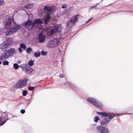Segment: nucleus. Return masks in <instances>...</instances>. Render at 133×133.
<instances>
[{"label": "nucleus", "mask_w": 133, "mask_h": 133, "mask_svg": "<svg viewBox=\"0 0 133 133\" xmlns=\"http://www.w3.org/2000/svg\"><path fill=\"white\" fill-rule=\"evenodd\" d=\"M87 100L88 102L92 104L97 108H101L103 107V104L95 98L92 97H89L87 98Z\"/></svg>", "instance_id": "nucleus-1"}, {"label": "nucleus", "mask_w": 133, "mask_h": 133, "mask_svg": "<svg viewBox=\"0 0 133 133\" xmlns=\"http://www.w3.org/2000/svg\"><path fill=\"white\" fill-rule=\"evenodd\" d=\"M27 80V78H25L22 80L19 81L14 85V87L20 88L24 87L26 85Z\"/></svg>", "instance_id": "nucleus-2"}, {"label": "nucleus", "mask_w": 133, "mask_h": 133, "mask_svg": "<svg viewBox=\"0 0 133 133\" xmlns=\"http://www.w3.org/2000/svg\"><path fill=\"white\" fill-rule=\"evenodd\" d=\"M61 27L60 25H56L52 28L50 31L49 34L50 35L52 36L54 34H57L61 31Z\"/></svg>", "instance_id": "nucleus-3"}, {"label": "nucleus", "mask_w": 133, "mask_h": 133, "mask_svg": "<svg viewBox=\"0 0 133 133\" xmlns=\"http://www.w3.org/2000/svg\"><path fill=\"white\" fill-rule=\"evenodd\" d=\"M24 26L25 28L29 30H31L32 29L34 26L33 22L31 20H28L26 22H25Z\"/></svg>", "instance_id": "nucleus-4"}, {"label": "nucleus", "mask_w": 133, "mask_h": 133, "mask_svg": "<svg viewBox=\"0 0 133 133\" xmlns=\"http://www.w3.org/2000/svg\"><path fill=\"white\" fill-rule=\"evenodd\" d=\"M96 129L100 133H109V132L107 128L102 126H97Z\"/></svg>", "instance_id": "nucleus-5"}, {"label": "nucleus", "mask_w": 133, "mask_h": 133, "mask_svg": "<svg viewBox=\"0 0 133 133\" xmlns=\"http://www.w3.org/2000/svg\"><path fill=\"white\" fill-rule=\"evenodd\" d=\"M9 57L6 51L5 50L4 52L1 54L0 56V60H4Z\"/></svg>", "instance_id": "nucleus-6"}, {"label": "nucleus", "mask_w": 133, "mask_h": 133, "mask_svg": "<svg viewBox=\"0 0 133 133\" xmlns=\"http://www.w3.org/2000/svg\"><path fill=\"white\" fill-rule=\"evenodd\" d=\"M10 57L15 54V50L14 48H11L9 50H5Z\"/></svg>", "instance_id": "nucleus-7"}, {"label": "nucleus", "mask_w": 133, "mask_h": 133, "mask_svg": "<svg viewBox=\"0 0 133 133\" xmlns=\"http://www.w3.org/2000/svg\"><path fill=\"white\" fill-rule=\"evenodd\" d=\"M79 16L77 15L74 17H72L70 21V22L71 23H73L75 22V21L77 20V19L78 18V17ZM69 22L67 23V25L68 27H69L70 26H69Z\"/></svg>", "instance_id": "nucleus-8"}, {"label": "nucleus", "mask_w": 133, "mask_h": 133, "mask_svg": "<svg viewBox=\"0 0 133 133\" xmlns=\"http://www.w3.org/2000/svg\"><path fill=\"white\" fill-rule=\"evenodd\" d=\"M45 36L42 33L39 34L38 37L39 42L40 43L43 42L45 40Z\"/></svg>", "instance_id": "nucleus-9"}, {"label": "nucleus", "mask_w": 133, "mask_h": 133, "mask_svg": "<svg viewBox=\"0 0 133 133\" xmlns=\"http://www.w3.org/2000/svg\"><path fill=\"white\" fill-rule=\"evenodd\" d=\"M65 84L66 86L70 88L74 89H75L76 88V86L75 85L72 84L70 82H67L65 83Z\"/></svg>", "instance_id": "nucleus-10"}, {"label": "nucleus", "mask_w": 133, "mask_h": 133, "mask_svg": "<svg viewBox=\"0 0 133 133\" xmlns=\"http://www.w3.org/2000/svg\"><path fill=\"white\" fill-rule=\"evenodd\" d=\"M50 14H47L45 16L44 20V23L45 24H47L50 19Z\"/></svg>", "instance_id": "nucleus-11"}, {"label": "nucleus", "mask_w": 133, "mask_h": 133, "mask_svg": "<svg viewBox=\"0 0 133 133\" xmlns=\"http://www.w3.org/2000/svg\"><path fill=\"white\" fill-rule=\"evenodd\" d=\"M109 122L107 117H105L102 119L100 122V124L102 125H105Z\"/></svg>", "instance_id": "nucleus-12"}, {"label": "nucleus", "mask_w": 133, "mask_h": 133, "mask_svg": "<svg viewBox=\"0 0 133 133\" xmlns=\"http://www.w3.org/2000/svg\"><path fill=\"white\" fill-rule=\"evenodd\" d=\"M59 37L54 38L53 39V40L52 41H53L54 44L56 46H57L58 45L60 44V42L59 41Z\"/></svg>", "instance_id": "nucleus-13"}, {"label": "nucleus", "mask_w": 133, "mask_h": 133, "mask_svg": "<svg viewBox=\"0 0 133 133\" xmlns=\"http://www.w3.org/2000/svg\"><path fill=\"white\" fill-rule=\"evenodd\" d=\"M33 23L34 26H35V24H42L43 23V22L40 19H35V20L34 21Z\"/></svg>", "instance_id": "nucleus-14"}, {"label": "nucleus", "mask_w": 133, "mask_h": 133, "mask_svg": "<svg viewBox=\"0 0 133 133\" xmlns=\"http://www.w3.org/2000/svg\"><path fill=\"white\" fill-rule=\"evenodd\" d=\"M20 27V26L19 25H16L13 26L11 29L14 32H15L19 29Z\"/></svg>", "instance_id": "nucleus-15"}, {"label": "nucleus", "mask_w": 133, "mask_h": 133, "mask_svg": "<svg viewBox=\"0 0 133 133\" xmlns=\"http://www.w3.org/2000/svg\"><path fill=\"white\" fill-rule=\"evenodd\" d=\"M9 46L4 42L0 44V49L2 50H4Z\"/></svg>", "instance_id": "nucleus-16"}, {"label": "nucleus", "mask_w": 133, "mask_h": 133, "mask_svg": "<svg viewBox=\"0 0 133 133\" xmlns=\"http://www.w3.org/2000/svg\"><path fill=\"white\" fill-rule=\"evenodd\" d=\"M33 69L30 66H28L25 71L26 74H29L32 72Z\"/></svg>", "instance_id": "nucleus-17"}, {"label": "nucleus", "mask_w": 133, "mask_h": 133, "mask_svg": "<svg viewBox=\"0 0 133 133\" xmlns=\"http://www.w3.org/2000/svg\"><path fill=\"white\" fill-rule=\"evenodd\" d=\"M4 42L9 46H10L12 43V40L10 38H7L6 39Z\"/></svg>", "instance_id": "nucleus-18"}, {"label": "nucleus", "mask_w": 133, "mask_h": 133, "mask_svg": "<svg viewBox=\"0 0 133 133\" xmlns=\"http://www.w3.org/2000/svg\"><path fill=\"white\" fill-rule=\"evenodd\" d=\"M47 46L49 48H51L56 46L52 41H49L47 44Z\"/></svg>", "instance_id": "nucleus-19"}, {"label": "nucleus", "mask_w": 133, "mask_h": 133, "mask_svg": "<svg viewBox=\"0 0 133 133\" xmlns=\"http://www.w3.org/2000/svg\"><path fill=\"white\" fill-rule=\"evenodd\" d=\"M28 65L26 64H24L19 65V67L22 68L23 70L25 71L26 69L28 66Z\"/></svg>", "instance_id": "nucleus-20"}, {"label": "nucleus", "mask_w": 133, "mask_h": 133, "mask_svg": "<svg viewBox=\"0 0 133 133\" xmlns=\"http://www.w3.org/2000/svg\"><path fill=\"white\" fill-rule=\"evenodd\" d=\"M44 9L45 10H47L48 12H51L53 11L52 8L47 6H44Z\"/></svg>", "instance_id": "nucleus-21"}, {"label": "nucleus", "mask_w": 133, "mask_h": 133, "mask_svg": "<svg viewBox=\"0 0 133 133\" xmlns=\"http://www.w3.org/2000/svg\"><path fill=\"white\" fill-rule=\"evenodd\" d=\"M96 114L103 116L104 117H107L109 116L108 114L105 112H97Z\"/></svg>", "instance_id": "nucleus-22"}, {"label": "nucleus", "mask_w": 133, "mask_h": 133, "mask_svg": "<svg viewBox=\"0 0 133 133\" xmlns=\"http://www.w3.org/2000/svg\"><path fill=\"white\" fill-rule=\"evenodd\" d=\"M11 29L9 30H8L6 31L5 32V34L7 35H10L12 34V33H14L13 31Z\"/></svg>", "instance_id": "nucleus-23"}, {"label": "nucleus", "mask_w": 133, "mask_h": 133, "mask_svg": "<svg viewBox=\"0 0 133 133\" xmlns=\"http://www.w3.org/2000/svg\"><path fill=\"white\" fill-rule=\"evenodd\" d=\"M33 7V4H28L25 6V8L27 9H30L32 8Z\"/></svg>", "instance_id": "nucleus-24"}, {"label": "nucleus", "mask_w": 133, "mask_h": 133, "mask_svg": "<svg viewBox=\"0 0 133 133\" xmlns=\"http://www.w3.org/2000/svg\"><path fill=\"white\" fill-rule=\"evenodd\" d=\"M12 22V19L11 18H9L8 21L6 22L5 24L6 25H10Z\"/></svg>", "instance_id": "nucleus-25"}, {"label": "nucleus", "mask_w": 133, "mask_h": 133, "mask_svg": "<svg viewBox=\"0 0 133 133\" xmlns=\"http://www.w3.org/2000/svg\"><path fill=\"white\" fill-rule=\"evenodd\" d=\"M41 53L39 51H37L34 53V56L36 57H38L40 56Z\"/></svg>", "instance_id": "nucleus-26"}, {"label": "nucleus", "mask_w": 133, "mask_h": 133, "mask_svg": "<svg viewBox=\"0 0 133 133\" xmlns=\"http://www.w3.org/2000/svg\"><path fill=\"white\" fill-rule=\"evenodd\" d=\"M9 119H7L3 121L2 122H1L0 123V126L4 124L5 122H6L7 121L9 120ZM2 120V119L1 118V117H0V122Z\"/></svg>", "instance_id": "nucleus-27"}, {"label": "nucleus", "mask_w": 133, "mask_h": 133, "mask_svg": "<svg viewBox=\"0 0 133 133\" xmlns=\"http://www.w3.org/2000/svg\"><path fill=\"white\" fill-rule=\"evenodd\" d=\"M34 63V61L32 60H30L28 63V64L30 66H32Z\"/></svg>", "instance_id": "nucleus-28"}, {"label": "nucleus", "mask_w": 133, "mask_h": 133, "mask_svg": "<svg viewBox=\"0 0 133 133\" xmlns=\"http://www.w3.org/2000/svg\"><path fill=\"white\" fill-rule=\"evenodd\" d=\"M32 51V48L30 47H28L26 49V52L28 54L30 53V52Z\"/></svg>", "instance_id": "nucleus-29"}, {"label": "nucleus", "mask_w": 133, "mask_h": 133, "mask_svg": "<svg viewBox=\"0 0 133 133\" xmlns=\"http://www.w3.org/2000/svg\"><path fill=\"white\" fill-rule=\"evenodd\" d=\"M99 119V117L98 116H96L94 118V121L95 122H97L98 120Z\"/></svg>", "instance_id": "nucleus-30"}, {"label": "nucleus", "mask_w": 133, "mask_h": 133, "mask_svg": "<svg viewBox=\"0 0 133 133\" xmlns=\"http://www.w3.org/2000/svg\"><path fill=\"white\" fill-rule=\"evenodd\" d=\"M20 47L23 49H25L26 48V46L25 44L21 43L20 44Z\"/></svg>", "instance_id": "nucleus-31"}, {"label": "nucleus", "mask_w": 133, "mask_h": 133, "mask_svg": "<svg viewBox=\"0 0 133 133\" xmlns=\"http://www.w3.org/2000/svg\"><path fill=\"white\" fill-rule=\"evenodd\" d=\"M13 66L15 69H17L19 67V66L17 63H15L13 65Z\"/></svg>", "instance_id": "nucleus-32"}, {"label": "nucleus", "mask_w": 133, "mask_h": 133, "mask_svg": "<svg viewBox=\"0 0 133 133\" xmlns=\"http://www.w3.org/2000/svg\"><path fill=\"white\" fill-rule=\"evenodd\" d=\"M9 64V62L7 61H4L3 62V65H8Z\"/></svg>", "instance_id": "nucleus-33"}, {"label": "nucleus", "mask_w": 133, "mask_h": 133, "mask_svg": "<svg viewBox=\"0 0 133 133\" xmlns=\"http://www.w3.org/2000/svg\"><path fill=\"white\" fill-rule=\"evenodd\" d=\"M28 93V91L26 90H24L22 92V95H23L24 96H26L27 94Z\"/></svg>", "instance_id": "nucleus-34"}, {"label": "nucleus", "mask_w": 133, "mask_h": 133, "mask_svg": "<svg viewBox=\"0 0 133 133\" xmlns=\"http://www.w3.org/2000/svg\"><path fill=\"white\" fill-rule=\"evenodd\" d=\"M41 54L42 55L45 56L46 55L47 52L46 51H44L42 50L41 52Z\"/></svg>", "instance_id": "nucleus-35"}, {"label": "nucleus", "mask_w": 133, "mask_h": 133, "mask_svg": "<svg viewBox=\"0 0 133 133\" xmlns=\"http://www.w3.org/2000/svg\"><path fill=\"white\" fill-rule=\"evenodd\" d=\"M114 117L112 116H111L108 117H107V118H108V120L110 122V121Z\"/></svg>", "instance_id": "nucleus-36"}, {"label": "nucleus", "mask_w": 133, "mask_h": 133, "mask_svg": "<svg viewBox=\"0 0 133 133\" xmlns=\"http://www.w3.org/2000/svg\"><path fill=\"white\" fill-rule=\"evenodd\" d=\"M34 87L31 86L30 87H29L28 88L29 90L32 91L34 89Z\"/></svg>", "instance_id": "nucleus-37"}, {"label": "nucleus", "mask_w": 133, "mask_h": 133, "mask_svg": "<svg viewBox=\"0 0 133 133\" xmlns=\"http://www.w3.org/2000/svg\"><path fill=\"white\" fill-rule=\"evenodd\" d=\"M4 4V3L3 0H0V6L3 5Z\"/></svg>", "instance_id": "nucleus-38"}, {"label": "nucleus", "mask_w": 133, "mask_h": 133, "mask_svg": "<svg viewBox=\"0 0 133 133\" xmlns=\"http://www.w3.org/2000/svg\"><path fill=\"white\" fill-rule=\"evenodd\" d=\"M18 50L19 51V53H21L22 52V48L20 47H19L18 48Z\"/></svg>", "instance_id": "nucleus-39"}, {"label": "nucleus", "mask_w": 133, "mask_h": 133, "mask_svg": "<svg viewBox=\"0 0 133 133\" xmlns=\"http://www.w3.org/2000/svg\"><path fill=\"white\" fill-rule=\"evenodd\" d=\"M66 5H67L66 4H63L62 6V8H66Z\"/></svg>", "instance_id": "nucleus-40"}, {"label": "nucleus", "mask_w": 133, "mask_h": 133, "mask_svg": "<svg viewBox=\"0 0 133 133\" xmlns=\"http://www.w3.org/2000/svg\"><path fill=\"white\" fill-rule=\"evenodd\" d=\"M21 112L22 114H24L25 112V110L23 109H22L21 110Z\"/></svg>", "instance_id": "nucleus-41"}, {"label": "nucleus", "mask_w": 133, "mask_h": 133, "mask_svg": "<svg viewBox=\"0 0 133 133\" xmlns=\"http://www.w3.org/2000/svg\"><path fill=\"white\" fill-rule=\"evenodd\" d=\"M64 75H63L60 74L59 77L61 78H63L64 77Z\"/></svg>", "instance_id": "nucleus-42"}, {"label": "nucleus", "mask_w": 133, "mask_h": 133, "mask_svg": "<svg viewBox=\"0 0 133 133\" xmlns=\"http://www.w3.org/2000/svg\"><path fill=\"white\" fill-rule=\"evenodd\" d=\"M92 19V18H90L88 21H87L86 22V23H87L89 21H91V19Z\"/></svg>", "instance_id": "nucleus-43"}, {"label": "nucleus", "mask_w": 133, "mask_h": 133, "mask_svg": "<svg viewBox=\"0 0 133 133\" xmlns=\"http://www.w3.org/2000/svg\"><path fill=\"white\" fill-rule=\"evenodd\" d=\"M96 5H95V6H93L91 8V9H92V8H93L94 7H96Z\"/></svg>", "instance_id": "nucleus-44"}, {"label": "nucleus", "mask_w": 133, "mask_h": 133, "mask_svg": "<svg viewBox=\"0 0 133 133\" xmlns=\"http://www.w3.org/2000/svg\"><path fill=\"white\" fill-rule=\"evenodd\" d=\"M58 50H59V51L60 52H61V49H59V48L58 49Z\"/></svg>", "instance_id": "nucleus-45"}, {"label": "nucleus", "mask_w": 133, "mask_h": 133, "mask_svg": "<svg viewBox=\"0 0 133 133\" xmlns=\"http://www.w3.org/2000/svg\"><path fill=\"white\" fill-rule=\"evenodd\" d=\"M12 118L16 117V116H14V115H12Z\"/></svg>", "instance_id": "nucleus-46"}, {"label": "nucleus", "mask_w": 133, "mask_h": 133, "mask_svg": "<svg viewBox=\"0 0 133 133\" xmlns=\"http://www.w3.org/2000/svg\"><path fill=\"white\" fill-rule=\"evenodd\" d=\"M5 117H8V115L7 114H6V116H5Z\"/></svg>", "instance_id": "nucleus-47"}, {"label": "nucleus", "mask_w": 133, "mask_h": 133, "mask_svg": "<svg viewBox=\"0 0 133 133\" xmlns=\"http://www.w3.org/2000/svg\"><path fill=\"white\" fill-rule=\"evenodd\" d=\"M2 62L1 61H0V64Z\"/></svg>", "instance_id": "nucleus-48"}, {"label": "nucleus", "mask_w": 133, "mask_h": 133, "mask_svg": "<svg viewBox=\"0 0 133 133\" xmlns=\"http://www.w3.org/2000/svg\"><path fill=\"white\" fill-rule=\"evenodd\" d=\"M3 113H5V112H2Z\"/></svg>", "instance_id": "nucleus-49"}, {"label": "nucleus", "mask_w": 133, "mask_h": 133, "mask_svg": "<svg viewBox=\"0 0 133 133\" xmlns=\"http://www.w3.org/2000/svg\"><path fill=\"white\" fill-rule=\"evenodd\" d=\"M103 0H102V1H103Z\"/></svg>", "instance_id": "nucleus-50"}]
</instances>
